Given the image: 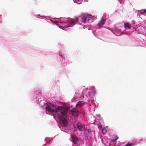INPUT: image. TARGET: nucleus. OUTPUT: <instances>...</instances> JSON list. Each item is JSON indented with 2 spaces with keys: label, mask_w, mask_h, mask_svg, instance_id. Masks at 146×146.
<instances>
[{
  "label": "nucleus",
  "mask_w": 146,
  "mask_h": 146,
  "mask_svg": "<svg viewBox=\"0 0 146 146\" xmlns=\"http://www.w3.org/2000/svg\"><path fill=\"white\" fill-rule=\"evenodd\" d=\"M45 109L50 113L59 112L60 113H57V115L60 120L61 121L64 127L67 125V122L66 118L68 116L67 112L69 110L68 108L61 106H54L53 104L50 103L47 105Z\"/></svg>",
  "instance_id": "1"
},
{
  "label": "nucleus",
  "mask_w": 146,
  "mask_h": 146,
  "mask_svg": "<svg viewBox=\"0 0 146 146\" xmlns=\"http://www.w3.org/2000/svg\"><path fill=\"white\" fill-rule=\"evenodd\" d=\"M78 19L76 18L75 19H69L67 20L64 21V23H67L69 27H72L75 25V23L78 22Z\"/></svg>",
  "instance_id": "2"
},
{
  "label": "nucleus",
  "mask_w": 146,
  "mask_h": 146,
  "mask_svg": "<svg viewBox=\"0 0 146 146\" xmlns=\"http://www.w3.org/2000/svg\"><path fill=\"white\" fill-rule=\"evenodd\" d=\"M80 20L84 23L88 22L89 20V17L87 15L81 16L79 17Z\"/></svg>",
  "instance_id": "3"
},
{
  "label": "nucleus",
  "mask_w": 146,
  "mask_h": 146,
  "mask_svg": "<svg viewBox=\"0 0 146 146\" xmlns=\"http://www.w3.org/2000/svg\"><path fill=\"white\" fill-rule=\"evenodd\" d=\"M76 126L79 130L82 131H83L85 129V125H82L81 123L80 122H78L76 124Z\"/></svg>",
  "instance_id": "4"
},
{
  "label": "nucleus",
  "mask_w": 146,
  "mask_h": 146,
  "mask_svg": "<svg viewBox=\"0 0 146 146\" xmlns=\"http://www.w3.org/2000/svg\"><path fill=\"white\" fill-rule=\"evenodd\" d=\"M85 132L87 135V137H90L92 136L91 131L92 130L91 129H85Z\"/></svg>",
  "instance_id": "5"
},
{
  "label": "nucleus",
  "mask_w": 146,
  "mask_h": 146,
  "mask_svg": "<svg viewBox=\"0 0 146 146\" xmlns=\"http://www.w3.org/2000/svg\"><path fill=\"white\" fill-rule=\"evenodd\" d=\"M85 102L82 101H80L78 102L76 105V107H80L84 105Z\"/></svg>",
  "instance_id": "6"
},
{
  "label": "nucleus",
  "mask_w": 146,
  "mask_h": 146,
  "mask_svg": "<svg viewBox=\"0 0 146 146\" xmlns=\"http://www.w3.org/2000/svg\"><path fill=\"white\" fill-rule=\"evenodd\" d=\"M106 21V20L104 19H103L101 21H100L98 24V26L99 27H101L105 23Z\"/></svg>",
  "instance_id": "7"
},
{
  "label": "nucleus",
  "mask_w": 146,
  "mask_h": 146,
  "mask_svg": "<svg viewBox=\"0 0 146 146\" xmlns=\"http://www.w3.org/2000/svg\"><path fill=\"white\" fill-rule=\"evenodd\" d=\"M73 142L74 144H76L78 141V138L76 137H72Z\"/></svg>",
  "instance_id": "8"
},
{
  "label": "nucleus",
  "mask_w": 146,
  "mask_h": 146,
  "mask_svg": "<svg viewBox=\"0 0 146 146\" xmlns=\"http://www.w3.org/2000/svg\"><path fill=\"white\" fill-rule=\"evenodd\" d=\"M125 27L126 29H130L131 27V24L129 23H127L124 24Z\"/></svg>",
  "instance_id": "9"
},
{
  "label": "nucleus",
  "mask_w": 146,
  "mask_h": 146,
  "mask_svg": "<svg viewBox=\"0 0 146 146\" xmlns=\"http://www.w3.org/2000/svg\"><path fill=\"white\" fill-rule=\"evenodd\" d=\"M91 90L92 91V92L94 94H95L96 93V91L93 87L91 88Z\"/></svg>",
  "instance_id": "10"
},
{
  "label": "nucleus",
  "mask_w": 146,
  "mask_h": 146,
  "mask_svg": "<svg viewBox=\"0 0 146 146\" xmlns=\"http://www.w3.org/2000/svg\"><path fill=\"white\" fill-rule=\"evenodd\" d=\"M72 114L73 115L74 113H78L79 112V111L78 110H72L71 111Z\"/></svg>",
  "instance_id": "11"
},
{
  "label": "nucleus",
  "mask_w": 146,
  "mask_h": 146,
  "mask_svg": "<svg viewBox=\"0 0 146 146\" xmlns=\"http://www.w3.org/2000/svg\"><path fill=\"white\" fill-rule=\"evenodd\" d=\"M118 137H117V136H115L114 138L112 139L111 140V141L113 142H115L116 141L117 139H118Z\"/></svg>",
  "instance_id": "12"
},
{
  "label": "nucleus",
  "mask_w": 146,
  "mask_h": 146,
  "mask_svg": "<svg viewBox=\"0 0 146 146\" xmlns=\"http://www.w3.org/2000/svg\"><path fill=\"white\" fill-rule=\"evenodd\" d=\"M132 145V143H127L125 146H131Z\"/></svg>",
  "instance_id": "13"
},
{
  "label": "nucleus",
  "mask_w": 146,
  "mask_h": 146,
  "mask_svg": "<svg viewBox=\"0 0 146 146\" xmlns=\"http://www.w3.org/2000/svg\"><path fill=\"white\" fill-rule=\"evenodd\" d=\"M124 0H120L119 2L120 3L123 4L124 3Z\"/></svg>",
  "instance_id": "14"
},
{
  "label": "nucleus",
  "mask_w": 146,
  "mask_h": 146,
  "mask_svg": "<svg viewBox=\"0 0 146 146\" xmlns=\"http://www.w3.org/2000/svg\"><path fill=\"white\" fill-rule=\"evenodd\" d=\"M69 27H66L65 28V30H68L69 29H68V28Z\"/></svg>",
  "instance_id": "15"
},
{
  "label": "nucleus",
  "mask_w": 146,
  "mask_h": 146,
  "mask_svg": "<svg viewBox=\"0 0 146 146\" xmlns=\"http://www.w3.org/2000/svg\"><path fill=\"white\" fill-rule=\"evenodd\" d=\"M143 11H144V12L145 13H146V10L145 9V10H143Z\"/></svg>",
  "instance_id": "16"
},
{
  "label": "nucleus",
  "mask_w": 146,
  "mask_h": 146,
  "mask_svg": "<svg viewBox=\"0 0 146 146\" xmlns=\"http://www.w3.org/2000/svg\"><path fill=\"white\" fill-rule=\"evenodd\" d=\"M53 117H54V118L55 119H56V116H55V115H53Z\"/></svg>",
  "instance_id": "17"
}]
</instances>
